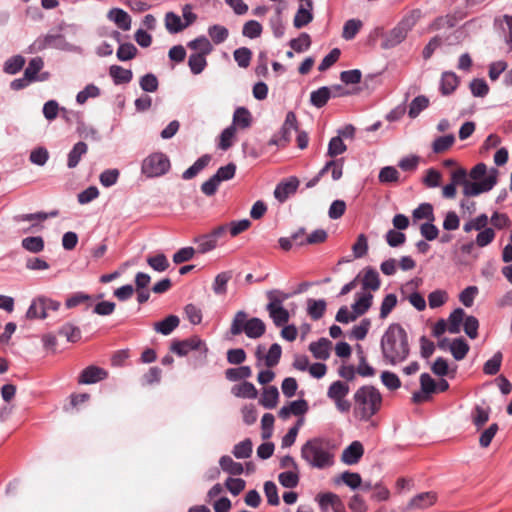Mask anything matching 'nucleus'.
Masks as SVG:
<instances>
[{"label": "nucleus", "instance_id": "f257e3e1", "mask_svg": "<svg viewBox=\"0 0 512 512\" xmlns=\"http://www.w3.org/2000/svg\"><path fill=\"white\" fill-rule=\"evenodd\" d=\"M337 445L326 437H314L301 447V458L312 468L326 469L334 465Z\"/></svg>", "mask_w": 512, "mask_h": 512}, {"label": "nucleus", "instance_id": "f03ea898", "mask_svg": "<svg viewBox=\"0 0 512 512\" xmlns=\"http://www.w3.org/2000/svg\"><path fill=\"white\" fill-rule=\"evenodd\" d=\"M381 351L384 361L391 365L407 359L410 352L408 335L400 324L393 323L384 332L381 338Z\"/></svg>", "mask_w": 512, "mask_h": 512}, {"label": "nucleus", "instance_id": "7ed1b4c3", "mask_svg": "<svg viewBox=\"0 0 512 512\" xmlns=\"http://www.w3.org/2000/svg\"><path fill=\"white\" fill-rule=\"evenodd\" d=\"M356 410L362 420L368 421L381 408L382 396L377 388L370 385L360 387L354 394Z\"/></svg>", "mask_w": 512, "mask_h": 512}, {"label": "nucleus", "instance_id": "20e7f679", "mask_svg": "<svg viewBox=\"0 0 512 512\" xmlns=\"http://www.w3.org/2000/svg\"><path fill=\"white\" fill-rule=\"evenodd\" d=\"M266 331L265 323L257 317L248 319L245 311H238L231 323L230 333L233 336L240 335L242 332L252 339L260 338Z\"/></svg>", "mask_w": 512, "mask_h": 512}, {"label": "nucleus", "instance_id": "39448f33", "mask_svg": "<svg viewBox=\"0 0 512 512\" xmlns=\"http://www.w3.org/2000/svg\"><path fill=\"white\" fill-rule=\"evenodd\" d=\"M420 17L419 11H412L409 15L405 16L392 30L384 36L381 44L382 48L390 49L402 43L409 31L416 25Z\"/></svg>", "mask_w": 512, "mask_h": 512}, {"label": "nucleus", "instance_id": "423d86ee", "mask_svg": "<svg viewBox=\"0 0 512 512\" xmlns=\"http://www.w3.org/2000/svg\"><path fill=\"white\" fill-rule=\"evenodd\" d=\"M289 296V294L278 289L266 292V297L269 301L266 310L277 327H282L289 321V312L282 306V303L287 300Z\"/></svg>", "mask_w": 512, "mask_h": 512}, {"label": "nucleus", "instance_id": "0eeeda50", "mask_svg": "<svg viewBox=\"0 0 512 512\" xmlns=\"http://www.w3.org/2000/svg\"><path fill=\"white\" fill-rule=\"evenodd\" d=\"M170 166L167 155L162 152H154L142 161L141 171L148 178L160 177L169 171Z\"/></svg>", "mask_w": 512, "mask_h": 512}, {"label": "nucleus", "instance_id": "6e6552de", "mask_svg": "<svg viewBox=\"0 0 512 512\" xmlns=\"http://www.w3.org/2000/svg\"><path fill=\"white\" fill-rule=\"evenodd\" d=\"M498 171L492 168L482 181L465 182L463 193L465 196H477L481 193L490 191L497 183Z\"/></svg>", "mask_w": 512, "mask_h": 512}, {"label": "nucleus", "instance_id": "1a4fd4ad", "mask_svg": "<svg viewBox=\"0 0 512 512\" xmlns=\"http://www.w3.org/2000/svg\"><path fill=\"white\" fill-rule=\"evenodd\" d=\"M292 131H298V121L296 114L293 111H289L286 114L285 121L278 135L270 140V144L277 146H286L291 141Z\"/></svg>", "mask_w": 512, "mask_h": 512}, {"label": "nucleus", "instance_id": "9d476101", "mask_svg": "<svg viewBox=\"0 0 512 512\" xmlns=\"http://www.w3.org/2000/svg\"><path fill=\"white\" fill-rule=\"evenodd\" d=\"M170 350L178 356H186L193 350L203 351L204 353L208 351L205 343L198 336H192L181 341H173Z\"/></svg>", "mask_w": 512, "mask_h": 512}, {"label": "nucleus", "instance_id": "9b49d317", "mask_svg": "<svg viewBox=\"0 0 512 512\" xmlns=\"http://www.w3.org/2000/svg\"><path fill=\"white\" fill-rule=\"evenodd\" d=\"M437 391V383L428 373L420 375V391L414 392L412 402L420 404L431 399V395Z\"/></svg>", "mask_w": 512, "mask_h": 512}, {"label": "nucleus", "instance_id": "f8f14e48", "mask_svg": "<svg viewBox=\"0 0 512 512\" xmlns=\"http://www.w3.org/2000/svg\"><path fill=\"white\" fill-rule=\"evenodd\" d=\"M299 186V180L297 177H290L285 181L280 182L275 190L274 196L275 198L283 203L285 202L291 195L295 194Z\"/></svg>", "mask_w": 512, "mask_h": 512}, {"label": "nucleus", "instance_id": "ddd939ff", "mask_svg": "<svg viewBox=\"0 0 512 512\" xmlns=\"http://www.w3.org/2000/svg\"><path fill=\"white\" fill-rule=\"evenodd\" d=\"M108 372L98 366L90 365L86 367L78 377L79 384H94L106 379Z\"/></svg>", "mask_w": 512, "mask_h": 512}, {"label": "nucleus", "instance_id": "4468645a", "mask_svg": "<svg viewBox=\"0 0 512 512\" xmlns=\"http://www.w3.org/2000/svg\"><path fill=\"white\" fill-rule=\"evenodd\" d=\"M363 453V445L359 441H354L344 449L341 455V460L347 465H354L359 462Z\"/></svg>", "mask_w": 512, "mask_h": 512}, {"label": "nucleus", "instance_id": "2eb2a0df", "mask_svg": "<svg viewBox=\"0 0 512 512\" xmlns=\"http://www.w3.org/2000/svg\"><path fill=\"white\" fill-rule=\"evenodd\" d=\"M308 403L304 399L290 402L279 410V417L287 419L290 415L303 416L308 411Z\"/></svg>", "mask_w": 512, "mask_h": 512}, {"label": "nucleus", "instance_id": "dca6fc26", "mask_svg": "<svg viewBox=\"0 0 512 512\" xmlns=\"http://www.w3.org/2000/svg\"><path fill=\"white\" fill-rule=\"evenodd\" d=\"M436 494L433 492H423L414 496L409 504V509H424L432 506L436 502Z\"/></svg>", "mask_w": 512, "mask_h": 512}, {"label": "nucleus", "instance_id": "f3484780", "mask_svg": "<svg viewBox=\"0 0 512 512\" xmlns=\"http://www.w3.org/2000/svg\"><path fill=\"white\" fill-rule=\"evenodd\" d=\"M108 19L113 21L118 28L127 31L131 27V18L128 13L120 8H113L108 12Z\"/></svg>", "mask_w": 512, "mask_h": 512}, {"label": "nucleus", "instance_id": "a211bd4d", "mask_svg": "<svg viewBox=\"0 0 512 512\" xmlns=\"http://www.w3.org/2000/svg\"><path fill=\"white\" fill-rule=\"evenodd\" d=\"M459 77L454 72H444L441 77L440 91L442 95L452 94L459 85Z\"/></svg>", "mask_w": 512, "mask_h": 512}, {"label": "nucleus", "instance_id": "6ab92c4d", "mask_svg": "<svg viewBox=\"0 0 512 512\" xmlns=\"http://www.w3.org/2000/svg\"><path fill=\"white\" fill-rule=\"evenodd\" d=\"M331 341L327 338H321L317 342H312L309 345V350L312 352L316 359L326 360L330 356Z\"/></svg>", "mask_w": 512, "mask_h": 512}, {"label": "nucleus", "instance_id": "aec40b11", "mask_svg": "<svg viewBox=\"0 0 512 512\" xmlns=\"http://www.w3.org/2000/svg\"><path fill=\"white\" fill-rule=\"evenodd\" d=\"M313 8L306 6V3L301 4L294 16L293 25L295 28L300 29L308 25L313 20Z\"/></svg>", "mask_w": 512, "mask_h": 512}, {"label": "nucleus", "instance_id": "412c9836", "mask_svg": "<svg viewBox=\"0 0 512 512\" xmlns=\"http://www.w3.org/2000/svg\"><path fill=\"white\" fill-rule=\"evenodd\" d=\"M180 319L176 315H169L165 319L154 323V330L162 335H169L179 326Z\"/></svg>", "mask_w": 512, "mask_h": 512}, {"label": "nucleus", "instance_id": "4be33fe9", "mask_svg": "<svg viewBox=\"0 0 512 512\" xmlns=\"http://www.w3.org/2000/svg\"><path fill=\"white\" fill-rule=\"evenodd\" d=\"M380 284L378 272L373 268H366L362 278V288L364 290L377 291L380 288Z\"/></svg>", "mask_w": 512, "mask_h": 512}, {"label": "nucleus", "instance_id": "5701e85b", "mask_svg": "<svg viewBox=\"0 0 512 512\" xmlns=\"http://www.w3.org/2000/svg\"><path fill=\"white\" fill-rule=\"evenodd\" d=\"M231 391L234 396L246 399H255L258 394L255 386L247 381L234 385Z\"/></svg>", "mask_w": 512, "mask_h": 512}, {"label": "nucleus", "instance_id": "b1692460", "mask_svg": "<svg viewBox=\"0 0 512 512\" xmlns=\"http://www.w3.org/2000/svg\"><path fill=\"white\" fill-rule=\"evenodd\" d=\"M332 97V90L329 87L323 86L310 94L311 104L317 108H322Z\"/></svg>", "mask_w": 512, "mask_h": 512}, {"label": "nucleus", "instance_id": "393cba45", "mask_svg": "<svg viewBox=\"0 0 512 512\" xmlns=\"http://www.w3.org/2000/svg\"><path fill=\"white\" fill-rule=\"evenodd\" d=\"M87 151L88 146L85 142H77L68 154L67 166L71 169L75 168L79 164L81 157L85 155Z\"/></svg>", "mask_w": 512, "mask_h": 512}, {"label": "nucleus", "instance_id": "a878e982", "mask_svg": "<svg viewBox=\"0 0 512 512\" xmlns=\"http://www.w3.org/2000/svg\"><path fill=\"white\" fill-rule=\"evenodd\" d=\"M279 398L277 387L269 386L263 390L260 404L266 409H273L276 407Z\"/></svg>", "mask_w": 512, "mask_h": 512}, {"label": "nucleus", "instance_id": "bb28decb", "mask_svg": "<svg viewBox=\"0 0 512 512\" xmlns=\"http://www.w3.org/2000/svg\"><path fill=\"white\" fill-rule=\"evenodd\" d=\"M252 122V117L250 111L245 107H239L235 110L233 115V123L234 127H239L241 129H246L250 127Z\"/></svg>", "mask_w": 512, "mask_h": 512}, {"label": "nucleus", "instance_id": "cd10ccee", "mask_svg": "<svg viewBox=\"0 0 512 512\" xmlns=\"http://www.w3.org/2000/svg\"><path fill=\"white\" fill-rule=\"evenodd\" d=\"M450 352L455 360H463L469 352V345L463 338L454 339L449 345Z\"/></svg>", "mask_w": 512, "mask_h": 512}, {"label": "nucleus", "instance_id": "c85d7f7f", "mask_svg": "<svg viewBox=\"0 0 512 512\" xmlns=\"http://www.w3.org/2000/svg\"><path fill=\"white\" fill-rule=\"evenodd\" d=\"M109 74L113 78L115 84H125L132 80L133 74L131 70L124 69L118 65H112Z\"/></svg>", "mask_w": 512, "mask_h": 512}, {"label": "nucleus", "instance_id": "c756f323", "mask_svg": "<svg viewBox=\"0 0 512 512\" xmlns=\"http://www.w3.org/2000/svg\"><path fill=\"white\" fill-rule=\"evenodd\" d=\"M211 161V156L206 154L196 160V162L185 170L182 174V178L190 180L194 178L201 170H203Z\"/></svg>", "mask_w": 512, "mask_h": 512}, {"label": "nucleus", "instance_id": "7c9ffc66", "mask_svg": "<svg viewBox=\"0 0 512 512\" xmlns=\"http://www.w3.org/2000/svg\"><path fill=\"white\" fill-rule=\"evenodd\" d=\"M350 388L349 385L342 381L333 382L327 391V396L331 400H340V398H345L349 394Z\"/></svg>", "mask_w": 512, "mask_h": 512}, {"label": "nucleus", "instance_id": "2f4dec72", "mask_svg": "<svg viewBox=\"0 0 512 512\" xmlns=\"http://www.w3.org/2000/svg\"><path fill=\"white\" fill-rule=\"evenodd\" d=\"M465 318V312L462 308L455 309L446 320L448 324V331L452 334L459 333L461 324Z\"/></svg>", "mask_w": 512, "mask_h": 512}, {"label": "nucleus", "instance_id": "473e14b6", "mask_svg": "<svg viewBox=\"0 0 512 512\" xmlns=\"http://www.w3.org/2000/svg\"><path fill=\"white\" fill-rule=\"evenodd\" d=\"M232 278V271H224L216 275L212 289L216 295H225L227 293V283Z\"/></svg>", "mask_w": 512, "mask_h": 512}, {"label": "nucleus", "instance_id": "72a5a7b5", "mask_svg": "<svg viewBox=\"0 0 512 512\" xmlns=\"http://www.w3.org/2000/svg\"><path fill=\"white\" fill-rule=\"evenodd\" d=\"M22 247L31 253H40L44 250L45 243L41 236H30L22 239Z\"/></svg>", "mask_w": 512, "mask_h": 512}, {"label": "nucleus", "instance_id": "f704fd0d", "mask_svg": "<svg viewBox=\"0 0 512 512\" xmlns=\"http://www.w3.org/2000/svg\"><path fill=\"white\" fill-rule=\"evenodd\" d=\"M220 467L223 471L231 475H240L243 473V465L239 462H235L230 456H222L219 461Z\"/></svg>", "mask_w": 512, "mask_h": 512}, {"label": "nucleus", "instance_id": "c9c22d12", "mask_svg": "<svg viewBox=\"0 0 512 512\" xmlns=\"http://www.w3.org/2000/svg\"><path fill=\"white\" fill-rule=\"evenodd\" d=\"M26 316L29 319H43L47 317V312L41 297L36 298L32 301L30 307L27 310Z\"/></svg>", "mask_w": 512, "mask_h": 512}, {"label": "nucleus", "instance_id": "e433bc0d", "mask_svg": "<svg viewBox=\"0 0 512 512\" xmlns=\"http://www.w3.org/2000/svg\"><path fill=\"white\" fill-rule=\"evenodd\" d=\"M454 142L455 136L453 134L438 137L432 144L433 152L437 154L444 153L452 147Z\"/></svg>", "mask_w": 512, "mask_h": 512}, {"label": "nucleus", "instance_id": "4c0bfd02", "mask_svg": "<svg viewBox=\"0 0 512 512\" xmlns=\"http://www.w3.org/2000/svg\"><path fill=\"white\" fill-rule=\"evenodd\" d=\"M165 27L170 33H178L186 28L181 18L174 12L165 15Z\"/></svg>", "mask_w": 512, "mask_h": 512}, {"label": "nucleus", "instance_id": "58836bf2", "mask_svg": "<svg viewBox=\"0 0 512 512\" xmlns=\"http://www.w3.org/2000/svg\"><path fill=\"white\" fill-rule=\"evenodd\" d=\"M372 301L373 295L371 293H366L358 297L352 305V309L357 317L363 315L371 307Z\"/></svg>", "mask_w": 512, "mask_h": 512}, {"label": "nucleus", "instance_id": "ea45409f", "mask_svg": "<svg viewBox=\"0 0 512 512\" xmlns=\"http://www.w3.org/2000/svg\"><path fill=\"white\" fill-rule=\"evenodd\" d=\"M252 370L249 366L229 368L225 371V377L230 381H239L251 377Z\"/></svg>", "mask_w": 512, "mask_h": 512}, {"label": "nucleus", "instance_id": "a19ab883", "mask_svg": "<svg viewBox=\"0 0 512 512\" xmlns=\"http://www.w3.org/2000/svg\"><path fill=\"white\" fill-rule=\"evenodd\" d=\"M429 106V99L424 96L420 95L417 96L412 100L409 106L408 115L410 118H416L421 111L426 109Z\"/></svg>", "mask_w": 512, "mask_h": 512}, {"label": "nucleus", "instance_id": "79ce46f5", "mask_svg": "<svg viewBox=\"0 0 512 512\" xmlns=\"http://www.w3.org/2000/svg\"><path fill=\"white\" fill-rule=\"evenodd\" d=\"M489 222V218L486 214H480L476 218H473L466 222L463 226L465 232H471L472 230L482 231L484 230Z\"/></svg>", "mask_w": 512, "mask_h": 512}, {"label": "nucleus", "instance_id": "37998d69", "mask_svg": "<svg viewBox=\"0 0 512 512\" xmlns=\"http://www.w3.org/2000/svg\"><path fill=\"white\" fill-rule=\"evenodd\" d=\"M44 62L41 57H35L31 59L24 71V76L27 77L31 82L37 80V74L43 68Z\"/></svg>", "mask_w": 512, "mask_h": 512}, {"label": "nucleus", "instance_id": "c03bdc74", "mask_svg": "<svg viewBox=\"0 0 512 512\" xmlns=\"http://www.w3.org/2000/svg\"><path fill=\"white\" fill-rule=\"evenodd\" d=\"M339 481H342L344 484H346L351 489L355 490L359 488L362 484V478L359 473L356 472H350L345 471L343 472L339 479H336L335 482L338 483Z\"/></svg>", "mask_w": 512, "mask_h": 512}, {"label": "nucleus", "instance_id": "a18cd8bd", "mask_svg": "<svg viewBox=\"0 0 512 512\" xmlns=\"http://www.w3.org/2000/svg\"><path fill=\"white\" fill-rule=\"evenodd\" d=\"M503 355L500 351L496 352L493 357L487 360L483 366V372L486 375H495L499 372Z\"/></svg>", "mask_w": 512, "mask_h": 512}, {"label": "nucleus", "instance_id": "49530a36", "mask_svg": "<svg viewBox=\"0 0 512 512\" xmlns=\"http://www.w3.org/2000/svg\"><path fill=\"white\" fill-rule=\"evenodd\" d=\"M326 302L324 300H308V314L313 320H319L325 313Z\"/></svg>", "mask_w": 512, "mask_h": 512}, {"label": "nucleus", "instance_id": "de8ad7c7", "mask_svg": "<svg viewBox=\"0 0 512 512\" xmlns=\"http://www.w3.org/2000/svg\"><path fill=\"white\" fill-rule=\"evenodd\" d=\"M147 264L157 272H164L169 268V261L167 257L160 253L155 256L147 257Z\"/></svg>", "mask_w": 512, "mask_h": 512}, {"label": "nucleus", "instance_id": "09e8293b", "mask_svg": "<svg viewBox=\"0 0 512 512\" xmlns=\"http://www.w3.org/2000/svg\"><path fill=\"white\" fill-rule=\"evenodd\" d=\"M290 47L297 53L304 52L311 46V38L309 34L303 32L298 38H294L289 42Z\"/></svg>", "mask_w": 512, "mask_h": 512}, {"label": "nucleus", "instance_id": "8fccbe9b", "mask_svg": "<svg viewBox=\"0 0 512 512\" xmlns=\"http://www.w3.org/2000/svg\"><path fill=\"white\" fill-rule=\"evenodd\" d=\"M194 241L198 244L197 251L202 254L213 250L217 246V242L209 233L195 238Z\"/></svg>", "mask_w": 512, "mask_h": 512}, {"label": "nucleus", "instance_id": "3c124183", "mask_svg": "<svg viewBox=\"0 0 512 512\" xmlns=\"http://www.w3.org/2000/svg\"><path fill=\"white\" fill-rule=\"evenodd\" d=\"M188 65L191 72L195 75L200 74L206 67L207 61L203 54H191L189 56Z\"/></svg>", "mask_w": 512, "mask_h": 512}, {"label": "nucleus", "instance_id": "603ef678", "mask_svg": "<svg viewBox=\"0 0 512 512\" xmlns=\"http://www.w3.org/2000/svg\"><path fill=\"white\" fill-rule=\"evenodd\" d=\"M59 335L65 337L69 342H77L81 338L79 327L66 323L59 329Z\"/></svg>", "mask_w": 512, "mask_h": 512}, {"label": "nucleus", "instance_id": "864d4df0", "mask_svg": "<svg viewBox=\"0 0 512 512\" xmlns=\"http://www.w3.org/2000/svg\"><path fill=\"white\" fill-rule=\"evenodd\" d=\"M397 305V296L393 293L387 294L380 307V319H385Z\"/></svg>", "mask_w": 512, "mask_h": 512}, {"label": "nucleus", "instance_id": "5fc2aeb1", "mask_svg": "<svg viewBox=\"0 0 512 512\" xmlns=\"http://www.w3.org/2000/svg\"><path fill=\"white\" fill-rule=\"evenodd\" d=\"M188 46L191 49L198 50L199 52L197 54H203L204 56L210 54L213 49L209 40L204 36L198 37L189 42Z\"/></svg>", "mask_w": 512, "mask_h": 512}, {"label": "nucleus", "instance_id": "6e6d98bb", "mask_svg": "<svg viewBox=\"0 0 512 512\" xmlns=\"http://www.w3.org/2000/svg\"><path fill=\"white\" fill-rule=\"evenodd\" d=\"M281 354H282L281 346L277 343L272 344L268 353L264 357L265 365L268 368H272V367L276 366L280 361Z\"/></svg>", "mask_w": 512, "mask_h": 512}, {"label": "nucleus", "instance_id": "4d7b16f0", "mask_svg": "<svg viewBox=\"0 0 512 512\" xmlns=\"http://www.w3.org/2000/svg\"><path fill=\"white\" fill-rule=\"evenodd\" d=\"M413 218L416 220L420 219H427L428 222H433L435 217L433 213V206L429 203H422L420 204L414 211H413Z\"/></svg>", "mask_w": 512, "mask_h": 512}, {"label": "nucleus", "instance_id": "13d9d810", "mask_svg": "<svg viewBox=\"0 0 512 512\" xmlns=\"http://www.w3.org/2000/svg\"><path fill=\"white\" fill-rule=\"evenodd\" d=\"M362 27V22L357 19H350L345 22L342 37L346 40L353 39Z\"/></svg>", "mask_w": 512, "mask_h": 512}, {"label": "nucleus", "instance_id": "bf43d9fd", "mask_svg": "<svg viewBox=\"0 0 512 512\" xmlns=\"http://www.w3.org/2000/svg\"><path fill=\"white\" fill-rule=\"evenodd\" d=\"M278 480L282 486L286 488H294L299 483V475L297 470L285 471L279 474Z\"/></svg>", "mask_w": 512, "mask_h": 512}, {"label": "nucleus", "instance_id": "052dcab7", "mask_svg": "<svg viewBox=\"0 0 512 512\" xmlns=\"http://www.w3.org/2000/svg\"><path fill=\"white\" fill-rule=\"evenodd\" d=\"M234 59L241 68H247L250 65L252 52L247 47H241L234 51Z\"/></svg>", "mask_w": 512, "mask_h": 512}, {"label": "nucleus", "instance_id": "680f3d73", "mask_svg": "<svg viewBox=\"0 0 512 512\" xmlns=\"http://www.w3.org/2000/svg\"><path fill=\"white\" fill-rule=\"evenodd\" d=\"M251 454H252V442L250 439H245L234 446L233 455L237 459L248 458L251 456Z\"/></svg>", "mask_w": 512, "mask_h": 512}, {"label": "nucleus", "instance_id": "e2e57ef3", "mask_svg": "<svg viewBox=\"0 0 512 512\" xmlns=\"http://www.w3.org/2000/svg\"><path fill=\"white\" fill-rule=\"evenodd\" d=\"M380 378L383 385L391 391L397 390L401 387V381L399 377L393 372L383 371Z\"/></svg>", "mask_w": 512, "mask_h": 512}, {"label": "nucleus", "instance_id": "0e129e2a", "mask_svg": "<svg viewBox=\"0 0 512 512\" xmlns=\"http://www.w3.org/2000/svg\"><path fill=\"white\" fill-rule=\"evenodd\" d=\"M137 54V48L132 43H124L117 49V58L120 61H128L133 59Z\"/></svg>", "mask_w": 512, "mask_h": 512}, {"label": "nucleus", "instance_id": "69168bd1", "mask_svg": "<svg viewBox=\"0 0 512 512\" xmlns=\"http://www.w3.org/2000/svg\"><path fill=\"white\" fill-rule=\"evenodd\" d=\"M347 150V146L340 136L333 137L328 145V156L336 157Z\"/></svg>", "mask_w": 512, "mask_h": 512}, {"label": "nucleus", "instance_id": "338daca9", "mask_svg": "<svg viewBox=\"0 0 512 512\" xmlns=\"http://www.w3.org/2000/svg\"><path fill=\"white\" fill-rule=\"evenodd\" d=\"M447 300L448 294L444 290H435L428 295V303L432 309L443 306Z\"/></svg>", "mask_w": 512, "mask_h": 512}, {"label": "nucleus", "instance_id": "774afa93", "mask_svg": "<svg viewBox=\"0 0 512 512\" xmlns=\"http://www.w3.org/2000/svg\"><path fill=\"white\" fill-rule=\"evenodd\" d=\"M208 34L215 44L223 43L228 37V30L221 25H213L209 27Z\"/></svg>", "mask_w": 512, "mask_h": 512}]
</instances>
